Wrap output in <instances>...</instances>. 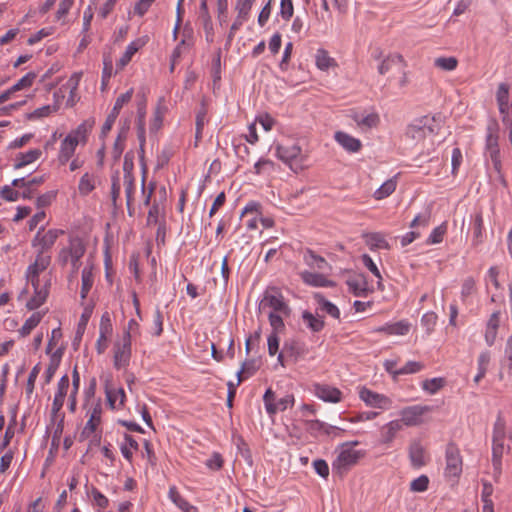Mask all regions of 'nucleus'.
<instances>
[{"label":"nucleus","instance_id":"obj_37","mask_svg":"<svg viewBox=\"0 0 512 512\" xmlns=\"http://www.w3.org/2000/svg\"><path fill=\"white\" fill-rule=\"evenodd\" d=\"M396 186V177L388 179L374 192V198L381 200L390 196L395 191Z\"/></svg>","mask_w":512,"mask_h":512},{"label":"nucleus","instance_id":"obj_59","mask_svg":"<svg viewBox=\"0 0 512 512\" xmlns=\"http://www.w3.org/2000/svg\"><path fill=\"white\" fill-rule=\"evenodd\" d=\"M446 233V226L444 224L433 229L427 239L428 244H437L442 242L444 234Z\"/></svg>","mask_w":512,"mask_h":512},{"label":"nucleus","instance_id":"obj_39","mask_svg":"<svg viewBox=\"0 0 512 512\" xmlns=\"http://www.w3.org/2000/svg\"><path fill=\"white\" fill-rule=\"evenodd\" d=\"M81 280H82V285H81L80 296L82 299H85L94 283V276H93L91 268L85 267L82 270Z\"/></svg>","mask_w":512,"mask_h":512},{"label":"nucleus","instance_id":"obj_4","mask_svg":"<svg viewBox=\"0 0 512 512\" xmlns=\"http://www.w3.org/2000/svg\"><path fill=\"white\" fill-rule=\"evenodd\" d=\"M361 456V452L355 450L353 447L349 445L343 446L332 464L334 476L339 478L344 477L346 472L358 462Z\"/></svg>","mask_w":512,"mask_h":512},{"label":"nucleus","instance_id":"obj_12","mask_svg":"<svg viewBox=\"0 0 512 512\" xmlns=\"http://www.w3.org/2000/svg\"><path fill=\"white\" fill-rule=\"evenodd\" d=\"M51 257L49 255H42L37 253L35 261L28 266L26 271V278L31 283L33 288H37L39 284V274L46 270L50 265Z\"/></svg>","mask_w":512,"mask_h":512},{"label":"nucleus","instance_id":"obj_23","mask_svg":"<svg viewBox=\"0 0 512 512\" xmlns=\"http://www.w3.org/2000/svg\"><path fill=\"white\" fill-rule=\"evenodd\" d=\"M77 145V141H75L72 136H66L64 138V140L61 142L60 151L58 154V161L61 165H65L70 160L76 150Z\"/></svg>","mask_w":512,"mask_h":512},{"label":"nucleus","instance_id":"obj_47","mask_svg":"<svg viewBox=\"0 0 512 512\" xmlns=\"http://www.w3.org/2000/svg\"><path fill=\"white\" fill-rule=\"evenodd\" d=\"M366 281L363 279V280H357V279H352V280H348L347 281V285L350 289V291L357 297H363L366 295L367 293V288H366Z\"/></svg>","mask_w":512,"mask_h":512},{"label":"nucleus","instance_id":"obj_50","mask_svg":"<svg viewBox=\"0 0 512 512\" xmlns=\"http://www.w3.org/2000/svg\"><path fill=\"white\" fill-rule=\"evenodd\" d=\"M125 139H126V130L123 128L119 132V134L116 138V141L114 143L113 149H112V155L115 160H118L123 153Z\"/></svg>","mask_w":512,"mask_h":512},{"label":"nucleus","instance_id":"obj_5","mask_svg":"<svg viewBox=\"0 0 512 512\" xmlns=\"http://www.w3.org/2000/svg\"><path fill=\"white\" fill-rule=\"evenodd\" d=\"M437 127L435 119L429 116H423L414 120L406 129V136L416 142L424 140L428 135L435 134Z\"/></svg>","mask_w":512,"mask_h":512},{"label":"nucleus","instance_id":"obj_54","mask_svg":"<svg viewBox=\"0 0 512 512\" xmlns=\"http://www.w3.org/2000/svg\"><path fill=\"white\" fill-rule=\"evenodd\" d=\"M169 496L170 499L182 510L188 511L190 508L189 503L181 497L179 492L177 491L176 487L172 486L169 489Z\"/></svg>","mask_w":512,"mask_h":512},{"label":"nucleus","instance_id":"obj_22","mask_svg":"<svg viewBox=\"0 0 512 512\" xmlns=\"http://www.w3.org/2000/svg\"><path fill=\"white\" fill-rule=\"evenodd\" d=\"M496 100L499 107V112L503 116V122L508 118V103H509V86L506 83H500L496 93Z\"/></svg>","mask_w":512,"mask_h":512},{"label":"nucleus","instance_id":"obj_61","mask_svg":"<svg viewBox=\"0 0 512 512\" xmlns=\"http://www.w3.org/2000/svg\"><path fill=\"white\" fill-rule=\"evenodd\" d=\"M294 13L292 0H281L280 15L285 21H289Z\"/></svg>","mask_w":512,"mask_h":512},{"label":"nucleus","instance_id":"obj_13","mask_svg":"<svg viewBox=\"0 0 512 512\" xmlns=\"http://www.w3.org/2000/svg\"><path fill=\"white\" fill-rule=\"evenodd\" d=\"M431 408L429 406L414 405L409 406L401 410V423L402 426H416L422 423V416L429 412Z\"/></svg>","mask_w":512,"mask_h":512},{"label":"nucleus","instance_id":"obj_24","mask_svg":"<svg viewBox=\"0 0 512 512\" xmlns=\"http://www.w3.org/2000/svg\"><path fill=\"white\" fill-rule=\"evenodd\" d=\"M304 283L314 287H332L334 282L327 279L323 274L303 271L300 274Z\"/></svg>","mask_w":512,"mask_h":512},{"label":"nucleus","instance_id":"obj_17","mask_svg":"<svg viewBox=\"0 0 512 512\" xmlns=\"http://www.w3.org/2000/svg\"><path fill=\"white\" fill-rule=\"evenodd\" d=\"M105 394L111 409H118L124 406L126 395L123 388H112L109 381H106Z\"/></svg>","mask_w":512,"mask_h":512},{"label":"nucleus","instance_id":"obj_48","mask_svg":"<svg viewBox=\"0 0 512 512\" xmlns=\"http://www.w3.org/2000/svg\"><path fill=\"white\" fill-rule=\"evenodd\" d=\"M92 314V310L91 309H88L86 308L84 310V312L82 313L81 315V318H80V321L78 323V327H77V332H76V337L74 339V345L77 343V342H80L81 338H82V335L85 331V328H86V325L89 321V318Z\"/></svg>","mask_w":512,"mask_h":512},{"label":"nucleus","instance_id":"obj_1","mask_svg":"<svg viewBox=\"0 0 512 512\" xmlns=\"http://www.w3.org/2000/svg\"><path fill=\"white\" fill-rule=\"evenodd\" d=\"M506 437V422L499 413L493 426L492 432V465L494 468V477H499L502 468V457L510 450L509 446L505 445Z\"/></svg>","mask_w":512,"mask_h":512},{"label":"nucleus","instance_id":"obj_34","mask_svg":"<svg viewBox=\"0 0 512 512\" xmlns=\"http://www.w3.org/2000/svg\"><path fill=\"white\" fill-rule=\"evenodd\" d=\"M314 299L316 300L319 309L331 317L335 319L340 318V311L336 305H334L332 302L328 301L324 298V296L320 293L314 294Z\"/></svg>","mask_w":512,"mask_h":512},{"label":"nucleus","instance_id":"obj_3","mask_svg":"<svg viewBox=\"0 0 512 512\" xmlns=\"http://www.w3.org/2000/svg\"><path fill=\"white\" fill-rule=\"evenodd\" d=\"M275 154L278 159L287 164L294 172L297 173L303 170L306 156L302 153L299 145L292 144L286 146L277 144L275 146Z\"/></svg>","mask_w":512,"mask_h":512},{"label":"nucleus","instance_id":"obj_42","mask_svg":"<svg viewBox=\"0 0 512 512\" xmlns=\"http://www.w3.org/2000/svg\"><path fill=\"white\" fill-rule=\"evenodd\" d=\"M138 449V443L137 441L131 437L130 435H125L124 442L120 446V450L122 455L127 459L131 460L133 451Z\"/></svg>","mask_w":512,"mask_h":512},{"label":"nucleus","instance_id":"obj_46","mask_svg":"<svg viewBox=\"0 0 512 512\" xmlns=\"http://www.w3.org/2000/svg\"><path fill=\"white\" fill-rule=\"evenodd\" d=\"M255 362L253 360L246 361L242 364L241 369L237 372V383L239 385L243 379L253 375L256 371Z\"/></svg>","mask_w":512,"mask_h":512},{"label":"nucleus","instance_id":"obj_36","mask_svg":"<svg viewBox=\"0 0 512 512\" xmlns=\"http://www.w3.org/2000/svg\"><path fill=\"white\" fill-rule=\"evenodd\" d=\"M34 292V296L26 304L28 310L39 308L48 296V289L46 287L40 288V283L37 285V288H34Z\"/></svg>","mask_w":512,"mask_h":512},{"label":"nucleus","instance_id":"obj_51","mask_svg":"<svg viewBox=\"0 0 512 512\" xmlns=\"http://www.w3.org/2000/svg\"><path fill=\"white\" fill-rule=\"evenodd\" d=\"M123 182L125 187V194L127 199V206L129 207L133 201V194L135 190L133 175H124Z\"/></svg>","mask_w":512,"mask_h":512},{"label":"nucleus","instance_id":"obj_56","mask_svg":"<svg viewBox=\"0 0 512 512\" xmlns=\"http://www.w3.org/2000/svg\"><path fill=\"white\" fill-rule=\"evenodd\" d=\"M282 315L283 314L280 313L269 312L268 319L271 327L273 328L272 333L277 334L279 331L284 329L285 325L282 319Z\"/></svg>","mask_w":512,"mask_h":512},{"label":"nucleus","instance_id":"obj_16","mask_svg":"<svg viewBox=\"0 0 512 512\" xmlns=\"http://www.w3.org/2000/svg\"><path fill=\"white\" fill-rule=\"evenodd\" d=\"M314 393L325 402L338 403L342 398V392L338 388L327 384H315Z\"/></svg>","mask_w":512,"mask_h":512},{"label":"nucleus","instance_id":"obj_6","mask_svg":"<svg viewBox=\"0 0 512 512\" xmlns=\"http://www.w3.org/2000/svg\"><path fill=\"white\" fill-rule=\"evenodd\" d=\"M463 471V458L459 447L454 442H449L445 448V476L448 478H460Z\"/></svg>","mask_w":512,"mask_h":512},{"label":"nucleus","instance_id":"obj_64","mask_svg":"<svg viewBox=\"0 0 512 512\" xmlns=\"http://www.w3.org/2000/svg\"><path fill=\"white\" fill-rule=\"evenodd\" d=\"M437 322V315L434 312H427L422 316L421 323L428 331L433 330Z\"/></svg>","mask_w":512,"mask_h":512},{"label":"nucleus","instance_id":"obj_2","mask_svg":"<svg viewBox=\"0 0 512 512\" xmlns=\"http://www.w3.org/2000/svg\"><path fill=\"white\" fill-rule=\"evenodd\" d=\"M101 414L102 407L101 404L98 403L89 412V418L79 435L80 441H89V449H92V446H99L100 444L99 431H101Z\"/></svg>","mask_w":512,"mask_h":512},{"label":"nucleus","instance_id":"obj_41","mask_svg":"<svg viewBox=\"0 0 512 512\" xmlns=\"http://www.w3.org/2000/svg\"><path fill=\"white\" fill-rule=\"evenodd\" d=\"M62 356V349L55 351L50 359V363L45 371V383H50L55 372L59 366L60 358Z\"/></svg>","mask_w":512,"mask_h":512},{"label":"nucleus","instance_id":"obj_7","mask_svg":"<svg viewBox=\"0 0 512 512\" xmlns=\"http://www.w3.org/2000/svg\"><path fill=\"white\" fill-rule=\"evenodd\" d=\"M266 412L273 416L279 411H285L287 408L294 405L295 399L292 394H287L280 399H276L274 391L268 388L263 396Z\"/></svg>","mask_w":512,"mask_h":512},{"label":"nucleus","instance_id":"obj_38","mask_svg":"<svg viewBox=\"0 0 512 512\" xmlns=\"http://www.w3.org/2000/svg\"><path fill=\"white\" fill-rule=\"evenodd\" d=\"M403 62V57L400 54H390L382 60L378 67V72L384 75L391 70L392 66L401 65Z\"/></svg>","mask_w":512,"mask_h":512},{"label":"nucleus","instance_id":"obj_35","mask_svg":"<svg viewBox=\"0 0 512 512\" xmlns=\"http://www.w3.org/2000/svg\"><path fill=\"white\" fill-rule=\"evenodd\" d=\"M302 319L303 322L306 324V326L312 331V332H320L324 326L325 322L322 317L316 316L313 313L309 311H304L302 313Z\"/></svg>","mask_w":512,"mask_h":512},{"label":"nucleus","instance_id":"obj_30","mask_svg":"<svg viewBox=\"0 0 512 512\" xmlns=\"http://www.w3.org/2000/svg\"><path fill=\"white\" fill-rule=\"evenodd\" d=\"M403 428L401 421L393 420L381 428V442L384 444L391 443L396 434Z\"/></svg>","mask_w":512,"mask_h":512},{"label":"nucleus","instance_id":"obj_52","mask_svg":"<svg viewBox=\"0 0 512 512\" xmlns=\"http://www.w3.org/2000/svg\"><path fill=\"white\" fill-rule=\"evenodd\" d=\"M94 182L91 175L85 173L79 181V192L82 195H88L94 189Z\"/></svg>","mask_w":512,"mask_h":512},{"label":"nucleus","instance_id":"obj_31","mask_svg":"<svg viewBox=\"0 0 512 512\" xmlns=\"http://www.w3.org/2000/svg\"><path fill=\"white\" fill-rule=\"evenodd\" d=\"M352 119L360 128L366 129L377 127L380 122L379 115L376 112H372L367 115L354 113L352 115Z\"/></svg>","mask_w":512,"mask_h":512},{"label":"nucleus","instance_id":"obj_33","mask_svg":"<svg viewBox=\"0 0 512 512\" xmlns=\"http://www.w3.org/2000/svg\"><path fill=\"white\" fill-rule=\"evenodd\" d=\"M41 154H42V152L40 149H32L26 153L17 154L16 159H15L14 169H20L30 163H33L41 156Z\"/></svg>","mask_w":512,"mask_h":512},{"label":"nucleus","instance_id":"obj_32","mask_svg":"<svg viewBox=\"0 0 512 512\" xmlns=\"http://www.w3.org/2000/svg\"><path fill=\"white\" fill-rule=\"evenodd\" d=\"M410 324L406 321H399L392 324H386L384 326L375 329L376 332L385 333L387 335H406L409 332Z\"/></svg>","mask_w":512,"mask_h":512},{"label":"nucleus","instance_id":"obj_40","mask_svg":"<svg viewBox=\"0 0 512 512\" xmlns=\"http://www.w3.org/2000/svg\"><path fill=\"white\" fill-rule=\"evenodd\" d=\"M43 314L40 312L33 313L19 329V334L22 337L28 336L31 331L41 322Z\"/></svg>","mask_w":512,"mask_h":512},{"label":"nucleus","instance_id":"obj_27","mask_svg":"<svg viewBox=\"0 0 512 512\" xmlns=\"http://www.w3.org/2000/svg\"><path fill=\"white\" fill-rule=\"evenodd\" d=\"M95 125V119L89 118L84 120L75 130L71 131L67 136H72L77 144L80 142L85 143L88 134L92 131Z\"/></svg>","mask_w":512,"mask_h":512},{"label":"nucleus","instance_id":"obj_45","mask_svg":"<svg viewBox=\"0 0 512 512\" xmlns=\"http://www.w3.org/2000/svg\"><path fill=\"white\" fill-rule=\"evenodd\" d=\"M434 65L444 71H453L458 65L455 57H438L434 60Z\"/></svg>","mask_w":512,"mask_h":512},{"label":"nucleus","instance_id":"obj_8","mask_svg":"<svg viewBox=\"0 0 512 512\" xmlns=\"http://www.w3.org/2000/svg\"><path fill=\"white\" fill-rule=\"evenodd\" d=\"M42 231L43 228L36 233L31 245L37 249V253L45 255V252L54 246L56 240L60 235L64 234V231L61 229H49L45 233H42Z\"/></svg>","mask_w":512,"mask_h":512},{"label":"nucleus","instance_id":"obj_29","mask_svg":"<svg viewBox=\"0 0 512 512\" xmlns=\"http://www.w3.org/2000/svg\"><path fill=\"white\" fill-rule=\"evenodd\" d=\"M304 261L312 269H317L322 272L330 269L328 262L310 249L304 253Z\"/></svg>","mask_w":512,"mask_h":512},{"label":"nucleus","instance_id":"obj_43","mask_svg":"<svg viewBox=\"0 0 512 512\" xmlns=\"http://www.w3.org/2000/svg\"><path fill=\"white\" fill-rule=\"evenodd\" d=\"M254 2L255 0H237L235 6V9L237 11L236 17L244 21H247Z\"/></svg>","mask_w":512,"mask_h":512},{"label":"nucleus","instance_id":"obj_25","mask_svg":"<svg viewBox=\"0 0 512 512\" xmlns=\"http://www.w3.org/2000/svg\"><path fill=\"white\" fill-rule=\"evenodd\" d=\"M335 140L348 152H358L361 149V141L351 135L338 131L335 133Z\"/></svg>","mask_w":512,"mask_h":512},{"label":"nucleus","instance_id":"obj_58","mask_svg":"<svg viewBox=\"0 0 512 512\" xmlns=\"http://www.w3.org/2000/svg\"><path fill=\"white\" fill-rule=\"evenodd\" d=\"M431 219V210L426 209L425 212L417 215L411 222L410 227L416 228L418 226L427 227Z\"/></svg>","mask_w":512,"mask_h":512},{"label":"nucleus","instance_id":"obj_60","mask_svg":"<svg viewBox=\"0 0 512 512\" xmlns=\"http://www.w3.org/2000/svg\"><path fill=\"white\" fill-rule=\"evenodd\" d=\"M504 354L503 365L507 367L508 373L512 375V334L507 339Z\"/></svg>","mask_w":512,"mask_h":512},{"label":"nucleus","instance_id":"obj_9","mask_svg":"<svg viewBox=\"0 0 512 512\" xmlns=\"http://www.w3.org/2000/svg\"><path fill=\"white\" fill-rule=\"evenodd\" d=\"M261 308L269 307L272 309L271 312L280 313L283 315H289L290 308L284 300L282 293L276 289L271 288L266 291L264 297L260 303Z\"/></svg>","mask_w":512,"mask_h":512},{"label":"nucleus","instance_id":"obj_55","mask_svg":"<svg viewBox=\"0 0 512 512\" xmlns=\"http://www.w3.org/2000/svg\"><path fill=\"white\" fill-rule=\"evenodd\" d=\"M443 386L444 380L442 378H433L430 380H425L422 385L423 389L428 391L430 394H435Z\"/></svg>","mask_w":512,"mask_h":512},{"label":"nucleus","instance_id":"obj_19","mask_svg":"<svg viewBox=\"0 0 512 512\" xmlns=\"http://www.w3.org/2000/svg\"><path fill=\"white\" fill-rule=\"evenodd\" d=\"M409 458L414 467H421L426 464L427 454L424 446L419 440L411 442L409 447Z\"/></svg>","mask_w":512,"mask_h":512},{"label":"nucleus","instance_id":"obj_28","mask_svg":"<svg viewBox=\"0 0 512 512\" xmlns=\"http://www.w3.org/2000/svg\"><path fill=\"white\" fill-rule=\"evenodd\" d=\"M316 67L321 71H328L338 66L336 60L329 55V52L323 48L316 51L315 54Z\"/></svg>","mask_w":512,"mask_h":512},{"label":"nucleus","instance_id":"obj_62","mask_svg":"<svg viewBox=\"0 0 512 512\" xmlns=\"http://www.w3.org/2000/svg\"><path fill=\"white\" fill-rule=\"evenodd\" d=\"M483 218L482 214L478 212L474 217V242L479 244L482 240Z\"/></svg>","mask_w":512,"mask_h":512},{"label":"nucleus","instance_id":"obj_44","mask_svg":"<svg viewBox=\"0 0 512 512\" xmlns=\"http://www.w3.org/2000/svg\"><path fill=\"white\" fill-rule=\"evenodd\" d=\"M113 327L110 314L108 312H104L101 316L99 333L101 334V339H108V337L112 334Z\"/></svg>","mask_w":512,"mask_h":512},{"label":"nucleus","instance_id":"obj_53","mask_svg":"<svg viewBox=\"0 0 512 512\" xmlns=\"http://www.w3.org/2000/svg\"><path fill=\"white\" fill-rule=\"evenodd\" d=\"M423 364L417 361H409L402 368L395 371V375L413 374L423 369Z\"/></svg>","mask_w":512,"mask_h":512},{"label":"nucleus","instance_id":"obj_63","mask_svg":"<svg viewBox=\"0 0 512 512\" xmlns=\"http://www.w3.org/2000/svg\"><path fill=\"white\" fill-rule=\"evenodd\" d=\"M362 263L363 265L375 276L377 277L379 280L382 279V276H381V273L378 269V267L376 266V264L374 263V261L372 260V258L368 255V254H363L362 257Z\"/></svg>","mask_w":512,"mask_h":512},{"label":"nucleus","instance_id":"obj_14","mask_svg":"<svg viewBox=\"0 0 512 512\" xmlns=\"http://www.w3.org/2000/svg\"><path fill=\"white\" fill-rule=\"evenodd\" d=\"M194 45L193 29L188 25H185L182 31V39L175 47L171 55V71L174 69L175 63L179 60L183 52L190 49Z\"/></svg>","mask_w":512,"mask_h":512},{"label":"nucleus","instance_id":"obj_11","mask_svg":"<svg viewBox=\"0 0 512 512\" xmlns=\"http://www.w3.org/2000/svg\"><path fill=\"white\" fill-rule=\"evenodd\" d=\"M132 95H133V90L130 89L127 92H125L117 97L111 112L107 116V118L102 126V129H101L102 137H105L109 133V131L112 129V126L114 125V123L120 113V110L122 109L124 104L128 103L131 100Z\"/></svg>","mask_w":512,"mask_h":512},{"label":"nucleus","instance_id":"obj_57","mask_svg":"<svg viewBox=\"0 0 512 512\" xmlns=\"http://www.w3.org/2000/svg\"><path fill=\"white\" fill-rule=\"evenodd\" d=\"M41 370L40 364H36L29 373L27 384H26V394L30 396L33 393L35 381L38 377V374Z\"/></svg>","mask_w":512,"mask_h":512},{"label":"nucleus","instance_id":"obj_49","mask_svg":"<svg viewBox=\"0 0 512 512\" xmlns=\"http://www.w3.org/2000/svg\"><path fill=\"white\" fill-rule=\"evenodd\" d=\"M36 77H37V75L34 72L27 73L25 76H23L21 79H19L18 82L15 83L11 87V91L17 92L24 88H28V87L32 86Z\"/></svg>","mask_w":512,"mask_h":512},{"label":"nucleus","instance_id":"obj_21","mask_svg":"<svg viewBox=\"0 0 512 512\" xmlns=\"http://www.w3.org/2000/svg\"><path fill=\"white\" fill-rule=\"evenodd\" d=\"M486 146L490 152V156L494 163L495 169L499 171L500 170V160H499V149H498V136L492 127H488Z\"/></svg>","mask_w":512,"mask_h":512},{"label":"nucleus","instance_id":"obj_18","mask_svg":"<svg viewBox=\"0 0 512 512\" xmlns=\"http://www.w3.org/2000/svg\"><path fill=\"white\" fill-rule=\"evenodd\" d=\"M146 41L142 38H138L132 41L127 47L123 55L116 63V72L121 71L124 67L131 61L132 57L135 53L139 51L144 45Z\"/></svg>","mask_w":512,"mask_h":512},{"label":"nucleus","instance_id":"obj_10","mask_svg":"<svg viewBox=\"0 0 512 512\" xmlns=\"http://www.w3.org/2000/svg\"><path fill=\"white\" fill-rule=\"evenodd\" d=\"M114 367L121 369L129 365L131 358V336L124 333L122 340L114 345Z\"/></svg>","mask_w":512,"mask_h":512},{"label":"nucleus","instance_id":"obj_20","mask_svg":"<svg viewBox=\"0 0 512 512\" xmlns=\"http://www.w3.org/2000/svg\"><path fill=\"white\" fill-rule=\"evenodd\" d=\"M85 253V246L81 239L72 238L70 239V262L72 265V270L76 273L80 267V259L83 257Z\"/></svg>","mask_w":512,"mask_h":512},{"label":"nucleus","instance_id":"obj_26","mask_svg":"<svg viewBox=\"0 0 512 512\" xmlns=\"http://www.w3.org/2000/svg\"><path fill=\"white\" fill-rule=\"evenodd\" d=\"M362 237L365 239L366 245L371 250L389 249L390 245L387 242L385 235L380 232L364 233Z\"/></svg>","mask_w":512,"mask_h":512},{"label":"nucleus","instance_id":"obj_15","mask_svg":"<svg viewBox=\"0 0 512 512\" xmlns=\"http://www.w3.org/2000/svg\"><path fill=\"white\" fill-rule=\"evenodd\" d=\"M359 397L366 405L374 408L386 409L391 405V400L388 397L365 387L359 391Z\"/></svg>","mask_w":512,"mask_h":512}]
</instances>
